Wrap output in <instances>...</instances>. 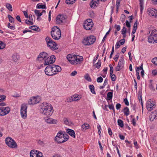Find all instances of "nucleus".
<instances>
[{
  "label": "nucleus",
  "instance_id": "17",
  "mask_svg": "<svg viewBox=\"0 0 157 157\" xmlns=\"http://www.w3.org/2000/svg\"><path fill=\"white\" fill-rule=\"evenodd\" d=\"M138 25V21L137 20H136V21H135V23H134L133 28V30L132 31V34L133 35V36L132 38V41H133L134 40V37H135V35H133L136 32V30L137 29V26Z\"/></svg>",
  "mask_w": 157,
  "mask_h": 157
},
{
  "label": "nucleus",
  "instance_id": "56",
  "mask_svg": "<svg viewBox=\"0 0 157 157\" xmlns=\"http://www.w3.org/2000/svg\"><path fill=\"white\" fill-rule=\"evenodd\" d=\"M6 98V96L5 95H0V102L4 100Z\"/></svg>",
  "mask_w": 157,
  "mask_h": 157
},
{
  "label": "nucleus",
  "instance_id": "12",
  "mask_svg": "<svg viewBox=\"0 0 157 157\" xmlns=\"http://www.w3.org/2000/svg\"><path fill=\"white\" fill-rule=\"evenodd\" d=\"M66 18L65 15L63 14H59L56 17V22L58 24L63 23Z\"/></svg>",
  "mask_w": 157,
  "mask_h": 157
},
{
  "label": "nucleus",
  "instance_id": "23",
  "mask_svg": "<svg viewBox=\"0 0 157 157\" xmlns=\"http://www.w3.org/2000/svg\"><path fill=\"white\" fill-rule=\"evenodd\" d=\"M149 29V33L148 35H153L155 34V33L156 31V29L151 25H150L148 27Z\"/></svg>",
  "mask_w": 157,
  "mask_h": 157
},
{
  "label": "nucleus",
  "instance_id": "63",
  "mask_svg": "<svg viewBox=\"0 0 157 157\" xmlns=\"http://www.w3.org/2000/svg\"><path fill=\"white\" fill-rule=\"evenodd\" d=\"M126 26L128 28H130L131 27V25L130 23L127 20L126 21Z\"/></svg>",
  "mask_w": 157,
  "mask_h": 157
},
{
  "label": "nucleus",
  "instance_id": "36",
  "mask_svg": "<svg viewBox=\"0 0 157 157\" xmlns=\"http://www.w3.org/2000/svg\"><path fill=\"white\" fill-rule=\"evenodd\" d=\"M89 87L91 92L93 94H95L94 86L93 85H90L89 86Z\"/></svg>",
  "mask_w": 157,
  "mask_h": 157
},
{
  "label": "nucleus",
  "instance_id": "46",
  "mask_svg": "<svg viewBox=\"0 0 157 157\" xmlns=\"http://www.w3.org/2000/svg\"><path fill=\"white\" fill-rule=\"evenodd\" d=\"M84 78L88 81L90 82L91 81V79L88 74H87L85 75Z\"/></svg>",
  "mask_w": 157,
  "mask_h": 157
},
{
  "label": "nucleus",
  "instance_id": "49",
  "mask_svg": "<svg viewBox=\"0 0 157 157\" xmlns=\"http://www.w3.org/2000/svg\"><path fill=\"white\" fill-rule=\"evenodd\" d=\"M125 16L124 14H122L120 18V21H121L122 23H123L125 19Z\"/></svg>",
  "mask_w": 157,
  "mask_h": 157
},
{
  "label": "nucleus",
  "instance_id": "37",
  "mask_svg": "<svg viewBox=\"0 0 157 157\" xmlns=\"http://www.w3.org/2000/svg\"><path fill=\"white\" fill-rule=\"evenodd\" d=\"M6 7L10 11H12V7L11 4L8 3H6Z\"/></svg>",
  "mask_w": 157,
  "mask_h": 157
},
{
  "label": "nucleus",
  "instance_id": "38",
  "mask_svg": "<svg viewBox=\"0 0 157 157\" xmlns=\"http://www.w3.org/2000/svg\"><path fill=\"white\" fill-rule=\"evenodd\" d=\"M124 112L125 115L127 116L129 114V110L127 107H126L124 110Z\"/></svg>",
  "mask_w": 157,
  "mask_h": 157
},
{
  "label": "nucleus",
  "instance_id": "39",
  "mask_svg": "<svg viewBox=\"0 0 157 157\" xmlns=\"http://www.w3.org/2000/svg\"><path fill=\"white\" fill-rule=\"evenodd\" d=\"M89 125L87 123H85L82 126V128L83 129H86L89 128Z\"/></svg>",
  "mask_w": 157,
  "mask_h": 157
},
{
  "label": "nucleus",
  "instance_id": "59",
  "mask_svg": "<svg viewBox=\"0 0 157 157\" xmlns=\"http://www.w3.org/2000/svg\"><path fill=\"white\" fill-rule=\"evenodd\" d=\"M77 74V72L75 71H74L71 73L70 75L71 76H74L75 75H76Z\"/></svg>",
  "mask_w": 157,
  "mask_h": 157
},
{
  "label": "nucleus",
  "instance_id": "28",
  "mask_svg": "<svg viewBox=\"0 0 157 157\" xmlns=\"http://www.w3.org/2000/svg\"><path fill=\"white\" fill-rule=\"evenodd\" d=\"M155 105L154 104L151 103L150 102L148 103L147 104V109L148 111H151L153 110Z\"/></svg>",
  "mask_w": 157,
  "mask_h": 157
},
{
  "label": "nucleus",
  "instance_id": "15",
  "mask_svg": "<svg viewBox=\"0 0 157 157\" xmlns=\"http://www.w3.org/2000/svg\"><path fill=\"white\" fill-rule=\"evenodd\" d=\"M55 137H69L65 132L60 131L57 133Z\"/></svg>",
  "mask_w": 157,
  "mask_h": 157
},
{
  "label": "nucleus",
  "instance_id": "52",
  "mask_svg": "<svg viewBox=\"0 0 157 157\" xmlns=\"http://www.w3.org/2000/svg\"><path fill=\"white\" fill-rule=\"evenodd\" d=\"M125 40L124 38H123V39H122L121 40L119 41L120 45H123L125 43Z\"/></svg>",
  "mask_w": 157,
  "mask_h": 157
},
{
  "label": "nucleus",
  "instance_id": "3",
  "mask_svg": "<svg viewBox=\"0 0 157 157\" xmlns=\"http://www.w3.org/2000/svg\"><path fill=\"white\" fill-rule=\"evenodd\" d=\"M67 58L71 64L74 65L80 63L83 60L82 57L77 55L68 54Z\"/></svg>",
  "mask_w": 157,
  "mask_h": 157
},
{
  "label": "nucleus",
  "instance_id": "1",
  "mask_svg": "<svg viewBox=\"0 0 157 157\" xmlns=\"http://www.w3.org/2000/svg\"><path fill=\"white\" fill-rule=\"evenodd\" d=\"M40 113L47 117H50L52 114L54 110L53 107L49 103L44 102L40 104Z\"/></svg>",
  "mask_w": 157,
  "mask_h": 157
},
{
  "label": "nucleus",
  "instance_id": "4",
  "mask_svg": "<svg viewBox=\"0 0 157 157\" xmlns=\"http://www.w3.org/2000/svg\"><path fill=\"white\" fill-rule=\"evenodd\" d=\"M51 35L52 37L55 40L59 39L61 37V31L60 29L57 26L53 27L52 28Z\"/></svg>",
  "mask_w": 157,
  "mask_h": 157
},
{
  "label": "nucleus",
  "instance_id": "58",
  "mask_svg": "<svg viewBox=\"0 0 157 157\" xmlns=\"http://www.w3.org/2000/svg\"><path fill=\"white\" fill-rule=\"evenodd\" d=\"M111 76V80L113 81H115L116 79V77L115 75L113 74H112L111 75H110Z\"/></svg>",
  "mask_w": 157,
  "mask_h": 157
},
{
  "label": "nucleus",
  "instance_id": "48",
  "mask_svg": "<svg viewBox=\"0 0 157 157\" xmlns=\"http://www.w3.org/2000/svg\"><path fill=\"white\" fill-rule=\"evenodd\" d=\"M143 64H142L140 67H136V72H138L139 70H142L143 69Z\"/></svg>",
  "mask_w": 157,
  "mask_h": 157
},
{
  "label": "nucleus",
  "instance_id": "61",
  "mask_svg": "<svg viewBox=\"0 0 157 157\" xmlns=\"http://www.w3.org/2000/svg\"><path fill=\"white\" fill-rule=\"evenodd\" d=\"M72 97H71L70 98H68L67 99L66 101L67 102H71V101H74L73 99H72Z\"/></svg>",
  "mask_w": 157,
  "mask_h": 157
},
{
  "label": "nucleus",
  "instance_id": "64",
  "mask_svg": "<svg viewBox=\"0 0 157 157\" xmlns=\"http://www.w3.org/2000/svg\"><path fill=\"white\" fill-rule=\"evenodd\" d=\"M153 36L154 37L155 39V42L157 43V33L153 35Z\"/></svg>",
  "mask_w": 157,
  "mask_h": 157
},
{
  "label": "nucleus",
  "instance_id": "27",
  "mask_svg": "<svg viewBox=\"0 0 157 157\" xmlns=\"http://www.w3.org/2000/svg\"><path fill=\"white\" fill-rule=\"evenodd\" d=\"M67 132L71 136L75 137V134L74 130L69 128L67 129Z\"/></svg>",
  "mask_w": 157,
  "mask_h": 157
},
{
  "label": "nucleus",
  "instance_id": "10",
  "mask_svg": "<svg viewBox=\"0 0 157 157\" xmlns=\"http://www.w3.org/2000/svg\"><path fill=\"white\" fill-rule=\"evenodd\" d=\"M27 106L25 104H23L21 105V117L25 119L27 118Z\"/></svg>",
  "mask_w": 157,
  "mask_h": 157
},
{
  "label": "nucleus",
  "instance_id": "24",
  "mask_svg": "<svg viewBox=\"0 0 157 157\" xmlns=\"http://www.w3.org/2000/svg\"><path fill=\"white\" fill-rule=\"evenodd\" d=\"M64 124L69 126H71L72 124L71 121L69 119L64 117L63 119Z\"/></svg>",
  "mask_w": 157,
  "mask_h": 157
},
{
  "label": "nucleus",
  "instance_id": "6",
  "mask_svg": "<svg viewBox=\"0 0 157 157\" xmlns=\"http://www.w3.org/2000/svg\"><path fill=\"white\" fill-rule=\"evenodd\" d=\"M95 41V39L93 36H90L84 38L82 43L85 45H89L93 44Z\"/></svg>",
  "mask_w": 157,
  "mask_h": 157
},
{
  "label": "nucleus",
  "instance_id": "5",
  "mask_svg": "<svg viewBox=\"0 0 157 157\" xmlns=\"http://www.w3.org/2000/svg\"><path fill=\"white\" fill-rule=\"evenodd\" d=\"M45 40L48 46L52 50H55L58 49L56 43L53 41L50 38L47 37Z\"/></svg>",
  "mask_w": 157,
  "mask_h": 157
},
{
  "label": "nucleus",
  "instance_id": "50",
  "mask_svg": "<svg viewBox=\"0 0 157 157\" xmlns=\"http://www.w3.org/2000/svg\"><path fill=\"white\" fill-rule=\"evenodd\" d=\"M151 62L157 66V57L153 58L151 60Z\"/></svg>",
  "mask_w": 157,
  "mask_h": 157
},
{
  "label": "nucleus",
  "instance_id": "57",
  "mask_svg": "<svg viewBox=\"0 0 157 157\" xmlns=\"http://www.w3.org/2000/svg\"><path fill=\"white\" fill-rule=\"evenodd\" d=\"M108 107V106L106 105H103L102 106V107L103 109L105 110H106L107 111H108V109L107 108Z\"/></svg>",
  "mask_w": 157,
  "mask_h": 157
},
{
  "label": "nucleus",
  "instance_id": "55",
  "mask_svg": "<svg viewBox=\"0 0 157 157\" xmlns=\"http://www.w3.org/2000/svg\"><path fill=\"white\" fill-rule=\"evenodd\" d=\"M103 80V79L102 77L101 76H100L98 77L97 79V81L98 82H101Z\"/></svg>",
  "mask_w": 157,
  "mask_h": 157
},
{
  "label": "nucleus",
  "instance_id": "7",
  "mask_svg": "<svg viewBox=\"0 0 157 157\" xmlns=\"http://www.w3.org/2000/svg\"><path fill=\"white\" fill-rule=\"evenodd\" d=\"M5 141L6 145L10 147L16 148L17 147L16 143L12 138H6Z\"/></svg>",
  "mask_w": 157,
  "mask_h": 157
},
{
  "label": "nucleus",
  "instance_id": "26",
  "mask_svg": "<svg viewBox=\"0 0 157 157\" xmlns=\"http://www.w3.org/2000/svg\"><path fill=\"white\" fill-rule=\"evenodd\" d=\"M38 151L35 150H33L30 152V157H36L38 156L37 153Z\"/></svg>",
  "mask_w": 157,
  "mask_h": 157
},
{
  "label": "nucleus",
  "instance_id": "32",
  "mask_svg": "<svg viewBox=\"0 0 157 157\" xmlns=\"http://www.w3.org/2000/svg\"><path fill=\"white\" fill-rule=\"evenodd\" d=\"M38 143L42 146H44L45 144V141L43 139H39L37 140Z\"/></svg>",
  "mask_w": 157,
  "mask_h": 157
},
{
  "label": "nucleus",
  "instance_id": "45",
  "mask_svg": "<svg viewBox=\"0 0 157 157\" xmlns=\"http://www.w3.org/2000/svg\"><path fill=\"white\" fill-rule=\"evenodd\" d=\"M101 61L98 60V62L95 64L96 67L98 69L99 68L101 67Z\"/></svg>",
  "mask_w": 157,
  "mask_h": 157
},
{
  "label": "nucleus",
  "instance_id": "21",
  "mask_svg": "<svg viewBox=\"0 0 157 157\" xmlns=\"http://www.w3.org/2000/svg\"><path fill=\"white\" fill-rule=\"evenodd\" d=\"M62 138H55L54 140L57 143L61 144L63 143L68 140L69 138H64V140H63Z\"/></svg>",
  "mask_w": 157,
  "mask_h": 157
},
{
  "label": "nucleus",
  "instance_id": "47",
  "mask_svg": "<svg viewBox=\"0 0 157 157\" xmlns=\"http://www.w3.org/2000/svg\"><path fill=\"white\" fill-rule=\"evenodd\" d=\"M6 44L2 41H0V49H3L5 48Z\"/></svg>",
  "mask_w": 157,
  "mask_h": 157
},
{
  "label": "nucleus",
  "instance_id": "60",
  "mask_svg": "<svg viewBox=\"0 0 157 157\" xmlns=\"http://www.w3.org/2000/svg\"><path fill=\"white\" fill-rule=\"evenodd\" d=\"M124 101L126 105H128L129 102L127 98H125L124 99Z\"/></svg>",
  "mask_w": 157,
  "mask_h": 157
},
{
  "label": "nucleus",
  "instance_id": "53",
  "mask_svg": "<svg viewBox=\"0 0 157 157\" xmlns=\"http://www.w3.org/2000/svg\"><path fill=\"white\" fill-rule=\"evenodd\" d=\"M110 67V75H111L112 74L113 72V67L111 65H109Z\"/></svg>",
  "mask_w": 157,
  "mask_h": 157
},
{
  "label": "nucleus",
  "instance_id": "18",
  "mask_svg": "<svg viewBox=\"0 0 157 157\" xmlns=\"http://www.w3.org/2000/svg\"><path fill=\"white\" fill-rule=\"evenodd\" d=\"M45 121L49 124H57V121L51 118H47L45 119Z\"/></svg>",
  "mask_w": 157,
  "mask_h": 157
},
{
  "label": "nucleus",
  "instance_id": "25",
  "mask_svg": "<svg viewBox=\"0 0 157 157\" xmlns=\"http://www.w3.org/2000/svg\"><path fill=\"white\" fill-rule=\"evenodd\" d=\"M148 42L151 43H155V40L153 35H148Z\"/></svg>",
  "mask_w": 157,
  "mask_h": 157
},
{
  "label": "nucleus",
  "instance_id": "19",
  "mask_svg": "<svg viewBox=\"0 0 157 157\" xmlns=\"http://www.w3.org/2000/svg\"><path fill=\"white\" fill-rule=\"evenodd\" d=\"M124 57L122 56L121 57L119 62H118V71L120 69H122L124 66Z\"/></svg>",
  "mask_w": 157,
  "mask_h": 157
},
{
  "label": "nucleus",
  "instance_id": "42",
  "mask_svg": "<svg viewBox=\"0 0 157 157\" xmlns=\"http://www.w3.org/2000/svg\"><path fill=\"white\" fill-rule=\"evenodd\" d=\"M118 125L121 128H123L124 126L123 122L121 120L118 119Z\"/></svg>",
  "mask_w": 157,
  "mask_h": 157
},
{
  "label": "nucleus",
  "instance_id": "34",
  "mask_svg": "<svg viewBox=\"0 0 157 157\" xmlns=\"http://www.w3.org/2000/svg\"><path fill=\"white\" fill-rule=\"evenodd\" d=\"M126 28L125 27H124L121 30V32L123 35V36L124 38L125 37L126 35Z\"/></svg>",
  "mask_w": 157,
  "mask_h": 157
},
{
  "label": "nucleus",
  "instance_id": "11",
  "mask_svg": "<svg viewBox=\"0 0 157 157\" xmlns=\"http://www.w3.org/2000/svg\"><path fill=\"white\" fill-rule=\"evenodd\" d=\"M48 54L45 52H40L37 58V60L39 62H41L45 60L47 57H48Z\"/></svg>",
  "mask_w": 157,
  "mask_h": 157
},
{
  "label": "nucleus",
  "instance_id": "20",
  "mask_svg": "<svg viewBox=\"0 0 157 157\" xmlns=\"http://www.w3.org/2000/svg\"><path fill=\"white\" fill-rule=\"evenodd\" d=\"M99 2V0H92L90 2V5L91 8H94L96 7Z\"/></svg>",
  "mask_w": 157,
  "mask_h": 157
},
{
  "label": "nucleus",
  "instance_id": "30",
  "mask_svg": "<svg viewBox=\"0 0 157 157\" xmlns=\"http://www.w3.org/2000/svg\"><path fill=\"white\" fill-rule=\"evenodd\" d=\"M18 55L17 54H13L12 56V59L15 62H17L18 59Z\"/></svg>",
  "mask_w": 157,
  "mask_h": 157
},
{
  "label": "nucleus",
  "instance_id": "40",
  "mask_svg": "<svg viewBox=\"0 0 157 157\" xmlns=\"http://www.w3.org/2000/svg\"><path fill=\"white\" fill-rule=\"evenodd\" d=\"M40 10H35L34 11L35 14L38 17H40L42 15V13H40Z\"/></svg>",
  "mask_w": 157,
  "mask_h": 157
},
{
  "label": "nucleus",
  "instance_id": "8",
  "mask_svg": "<svg viewBox=\"0 0 157 157\" xmlns=\"http://www.w3.org/2000/svg\"><path fill=\"white\" fill-rule=\"evenodd\" d=\"M56 57L54 55L50 56L48 55V57H47L44 61V65H49L54 63L55 61Z\"/></svg>",
  "mask_w": 157,
  "mask_h": 157
},
{
  "label": "nucleus",
  "instance_id": "9",
  "mask_svg": "<svg viewBox=\"0 0 157 157\" xmlns=\"http://www.w3.org/2000/svg\"><path fill=\"white\" fill-rule=\"evenodd\" d=\"M94 25L93 22L92 20L88 19L85 21L83 25V27L86 30H90Z\"/></svg>",
  "mask_w": 157,
  "mask_h": 157
},
{
  "label": "nucleus",
  "instance_id": "43",
  "mask_svg": "<svg viewBox=\"0 0 157 157\" xmlns=\"http://www.w3.org/2000/svg\"><path fill=\"white\" fill-rule=\"evenodd\" d=\"M25 23L28 25H33V21H29V20L26 19L25 21Z\"/></svg>",
  "mask_w": 157,
  "mask_h": 157
},
{
  "label": "nucleus",
  "instance_id": "41",
  "mask_svg": "<svg viewBox=\"0 0 157 157\" xmlns=\"http://www.w3.org/2000/svg\"><path fill=\"white\" fill-rule=\"evenodd\" d=\"M76 0H66L65 2L67 4H72L75 2Z\"/></svg>",
  "mask_w": 157,
  "mask_h": 157
},
{
  "label": "nucleus",
  "instance_id": "54",
  "mask_svg": "<svg viewBox=\"0 0 157 157\" xmlns=\"http://www.w3.org/2000/svg\"><path fill=\"white\" fill-rule=\"evenodd\" d=\"M8 27L9 29L13 30L15 29V27L14 26H12L11 25V24L10 23H8Z\"/></svg>",
  "mask_w": 157,
  "mask_h": 157
},
{
  "label": "nucleus",
  "instance_id": "2",
  "mask_svg": "<svg viewBox=\"0 0 157 157\" xmlns=\"http://www.w3.org/2000/svg\"><path fill=\"white\" fill-rule=\"evenodd\" d=\"M61 71V68L58 65L52 64L48 66L44 70L45 74L48 76H53Z\"/></svg>",
  "mask_w": 157,
  "mask_h": 157
},
{
  "label": "nucleus",
  "instance_id": "51",
  "mask_svg": "<svg viewBox=\"0 0 157 157\" xmlns=\"http://www.w3.org/2000/svg\"><path fill=\"white\" fill-rule=\"evenodd\" d=\"M33 28H32V30L36 31H39L40 30V29L38 27H37L35 25H33Z\"/></svg>",
  "mask_w": 157,
  "mask_h": 157
},
{
  "label": "nucleus",
  "instance_id": "31",
  "mask_svg": "<svg viewBox=\"0 0 157 157\" xmlns=\"http://www.w3.org/2000/svg\"><path fill=\"white\" fill-rule=\"evenodd\" d=\"M107 97L106 98V100L108 102L109 101H110L112 98L113 97V93L111 92H109L107 93Z\"/></svg>",
  "mask_w": 157,
  "mask_h": 157
},
{
  "label": "nucleus",
  "instance_id": "29",
  "mask_svg": "<svg viewBox=\"0 0 157 157\" xmlns=\"http://www.w3.org/2000/svg\"><path fill=\"white\" fill-rule=\"evenodd\" d=\"M72 97V99H73V100L74 101L79 100L81 98V96H79L77 94H75Z\"/></svg>",
  "mask_w": 157,
  "mask_h": 157
},
{
  "label": "nucleus",
  "instance_id": "14",
  "mask_svg": "<svg viewBox=\"0 0 157 157\" xmlns=\"http://www.w3.org/2000/svg\"><path fill=\"white\" fill-rule=\"evenodd\" d=\"M40 101V100L39 98L33 97L30 99L29 103L30 105H34L39 103Z\"/></svg>",
  "mask_w": 157,
  "mask_h": 157
},
{
  "label": "nucleus",
  "instance_id": "35",
  "mask_svg": "<svg viewBox=\"0 0 157 157\" xmlns=\"http://www.w3.org/2000/svg\"><path fill=\"white\" fill-rule=\"evenodd\" d=\"M36 7L37 8L39 9H46V7L45 5H40L39 4H37L36 6Z\"/></svg>",
  "mask_w": 157,
  "mask_h": 157
},
{
  "label": "nucleus",
  "instance_id": "22",
  "mask_svg": "<svg viewBox=\"0 0 157 157\" xmlns=\"http://www.w3.org/2000/svg\"><path fill=\"white\" fill-rule=\"evenodd\" d=\"M2 110H3V116L5 115L8 114L10 111V109L9 107H1Z\"/></svg>",
  "mask_w": 157,
  "mask_h": 157
},
{
  "label": "nucleus",
  "instance_id": "44",
  "mask_svg": "<svg viewBox=\"0 0 157 157\" xmlns=\"http://www.w3.org/2000/svg\"><path fill=\"white\" fill-rule=\"evenodd\" d=\"M9 18V21L12 23H13L14 22V19L13 17H12L10 15H8V16Z\"/></svg>",
  "mask_w": 157,
  "mask_h": 157
},
{
  "label": "nucleus",
  "instance_id": "13",
  "mask_svg": "<svg viewBox=\"0 0 157 157\" xmlns=\"http://www.w3.org/2000/svg\"><path fill=\"white\" fill-rule=\"evenodd\" d=\"M148 14L151 16L157 17V10L154 8H149L147 10Z\"/></svg>",
  "mask_w": 157,
  "mask_h": 157
},
{
  "label": "nucleus",
  "instance_id": "16",
  "mask_svg": "<svg viewBox=\"0 0 157 157\" xmlns=\"http://www.w3.org/2000/svg\"><path fill=\"white\" fill-rule=\"evenodd\" d=\"M157 119V111H154L151 112L149 116V120L150 121H153L154 119Z\"/></svg>",
  "mask_w": 157,
  "mask_h": 157
},
{
  "label": "nucleus",
  "instance_id": "33",
  "mask_svg": "<svg viewBox=\"0 0 157 157\" xmlns=\"http://www.w3.org/2000/svg\"><path fill=\"white\" fill-rule=\"evenodd\" d=\"M139 1L140 2V10L142 13L144 9V0H139Z\"/></svg>",
  "mask_w": 157,
  "mask_h": 157
},
{
  "label": "nucleus",
  "instance_id": "62",
  "mask_svg": "<svg viewBox=\"0 0 157 157\" xmlns=\"http://www.w3.org/2000/svg\"><path fill=\"white\" fill-rule=\"evenodd\" d=\"M38 156H36V157H43L42 153L39 151H38L37 153Z\"/></svg>",
  "mask_w": 157,
  "mask_h": 157
}]
</instances>
